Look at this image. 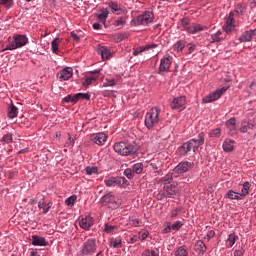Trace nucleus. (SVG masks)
<instances>
[{
	"label": "nucleus",
	"instance_id": "nucleus-1",
	"mask_svg": "<svg viewBox=\"0 0 256 256\" xmlns=\"http://www.w3.org/2000/svg\"><path fill=\"white\" fill-rule=\"evenodd\" d=\"M205 145V133L201 132L198 134L197 138H192L189 141L185 142L178 148V152L182 157L189 155L191 151L197 153L199 147Z\"/></svg>",
	"mask_w": 256,
	"mask_h": 256
},
{
	"label": "nucleus",
	"instance_id": "nucleus-2",
	"mask_svg": "<svg viewBox=\"0 0 256 256\" xmlns=\"http://www.w3.org/2000/svg\"><path fill=\"white\" fill-rule=\"evenodd\" d=\"M161 108L155 106L151 108L145 115L144 124L147 129H153L156 125H159L162 121Z\"/></svg>",
	"mask_w": 256,
	"mask_h": 256
},
{
	"label": "nucleus",
	"instance_id": "nucleus-3",
	"mask_svg": "<svg viewBox=\"0 0 256 256\" xmlns=\"http://www.w3.org/2000/svg\"><path fill=\"white\" fill-rule=\"evenodd\" d=\"M29 43V38L25 34H16L13 36V41L9 42V44L2 49V53L5 51H15V49H21V47H25Z\"/></svg>",
	"mask_w": 256,
	"mask_h": 256
},
{
	"label": "nucleus",
	"instance_id": "nucleus-4",
	"mask_svg": "<svg viewBox=\"0 0 256 256\" xmlns=\"http://www.w3.org/2000/svg\"><path fill=\"white\" fill-rule=\"evenodd\" d=\"M113 149L115 153H118V155H121L122 157L135 155V153H137V148L129 142H116Z\"/></svg>",
	"mask_w": 256,
	"mask_h": 256
},
{
	"label": "nucleus",
	"instance_id": "nucleus-5",
	"mask_svg": "<svg viewBox=\"0 0 256 256\" xmlns=\"http://www.w3.org/2000/svg\"><path fill=\"white\" fill-rule=\"evenodd\" d=\"M155 19V15L151 11H146L142 15L134 17L130 24L132 27H139V25H149Z\"/></svg>",
	"mask_w": 256,
	"mask_h": 256
},
{
	"label": "nucleus",
	"instance_id": "nucleus-6",
	"mask_svg": "<svg viewBox=\"0 0 256 256\" xmlns=\"http://www.w3.org/2000/svg\"><path fill=\"white\" fill-rule=\"evenodd\" d=\"M102 205H107L108 209H119L121 207V199L115 198L113 192H108L100 198Z\"/></svg>",
	"mask_w": 256,
	"mask_h": 256
},
{
	"label": "nucleus",
	"instance_id": "nucleus-7",
	"mask_svg": "<svg viewBox=\"0 0 256 256\" xmlns=\"http://www.w3.org/2000/svg\"><path fill=\"white\" fill-rule=\"evenodd\" d=\"M96 252L97 240L95 238H89L83 243L82 248L78 253V256L95 255Z\"/></svg>",
	"mask_w": 256,
	"mask_h": 256
},
{
	"label": "nucleus",
	"instance_id": "nucleus-8",
	"mask_svg": "<svg viewBox=\"0 0 256 256\" xmlns=\"http://www.w3.org/2000/svg\"><path fill=\"white\" fill-rule=\"evenodd\" d=\"M125 183H127V179L121 176H111L104 179V185H106V187H123Z\"/></svg>",
	"mask_w": 256,
	"mask_h": 256
},
{
	"label": "nucleus",
	"instance_id": "nucleus-9",
	"mask_svg": "<svg viewBox=\"0 0 256 256\" xmlns=\"http://www.w3.org/2000/svg\"><path fill=\"white\" fill-rule=\"evenodd\" d=\"M107 5L114 15H127V13H129L127 7L117 1H110Z\"/></svg>",
	"mask_w": 256,
	"mask_h": 256
},
{
	"label": "nucleus",
	"instance_id": "nucleus-10",
	"mask_svg": "<svg viewBox=\"0 0 256 256\" xmlns=\"http://www.w3.org/2000/svg\"><path fill=\"white\" fill-rule=\"evenodd\" d=\"M227 91V88L222 87L220 89H217L216 91L209 93L207 96H205L202 101L203 103H213V101H217L218 99H221L223 96V93Z\"/></svg>",
	"mask_w": 256,
	"mask_h": 256
},
{
	"label": "nucleus",
	"instance_id": "nucleus-11",
	"mask_svg": "<svg viewBox=\"0 0 256 256\" xmlns=\"http://www.w3.org/2000/svg\"><path fill=\"white\" fill-rule=\"evenodd\" d=\"M171 55H166L160 60V65L158 68L159 75H165V73H169V69H171Z\"/></svg>",
	"mask_w": 256,
	"mask_h": 256
},
{
	"label": "nucleus",
	"instance_id": "nucleus-12",
	"mask_svg": "<svg viewBox=\"0 0 256 256\" xmlns=\"http://www.w3.org/2000/svg\"><path fill=\"white\" fill-rule=\"evenodd\" d=\"M187 105V99L185 96H178L172 100L170 103L171 109H177L178 111H183Z\"/></svg>",
	"mask_w": 256,
	"mask_h": 256
},
{
	"label": "nucleus",
	"instance_id": "nucleus-13",
	"mask_svg": "<svg viewBox=\"0 0 256 256\" xmlns=\"http://www.w3.org/2000/svg\"><path fill=\"white\" fill-rule=\"evenodd\" d=\"M195 167V164L189 161H182L180 162L174 169V173H177L178 175H181V173H187L189 169H193Z\"/></svg>",
	"mask_w": 256,
	"mask_h": 256
},
{
	"label": "nucleus",
	"instance_id": "nucleus-14",
	"mask_svg": "<svg viewBox=\"0 0 256 256\" xmlns=\"http://www.w3.org/2000/svg\"><path fill=\"white\" fill-rule=\"evenodd\" d=\"M78 221H79V225H80L81 229H84V231H89V229H91V227H93V223L95 222L93 217H91L89 215L80 217L78 219Z\"/></svg>",
	"mask_w": 256,
	"mask_h": 256
},
{
	"label": "nucleus",
	"instance_id": "nucleus-15",
	"mask_svg": "<svg viewBox=\"0 0 256 256\" xmlns=\"http://www.w3.org/2000/svg\"><path fill=\"white\" fill-rule=\"evenodd\" d=\"M90 140L96 145L103 146L105 143H107V134L103 132L92 134L90 136Z\"/></svg>",
	"mask_w": 256,
	"mask_h": 256
},
{
	"label": "nucleus",
	"instance_id": "nucleus-16",
	"mask_svg": "<svg viewBox=\"0 0 256 256\" xmlns=\"http://www.w3.org/2000/svg\"><path fill=\"white\" fill-rule=\"evenodd\" d=\"M59 81H69L73 77V68L65 67L57 75Z\"/></svg>",
	"mask_w": 256,
	"mask_h": 256
},
{
	"label": "nucleus",
	"instance_id": "nucleus-17",
	"mask_svg": "<svg viewBox=\"0 0 256 256\" xmlns=\"http://www.w3.org/2000/svg\"><path fill=\"white\" fill-rule=\"evenodd\" d=\"M31 245L34 247H47V245H49V241H47L43 236L32 235Z\"/></svg>",
	"mask_w": 256,
	"mask_h": 256
},
{
	"label": "nucleus",
	"instance_id": "nucleus-18",
	"mask_svg": "<svg viewBox=\"0 0 256 256\" xmlns=\"http://www.w3.org/2000/svg\"><path fill=\"white\" fill-rule=\"evenodd\" d=\"M208 27L203 26L201 24L193 23L190 25V28H187V32L189 35H197V33H201V31H207Z\"/></svg>",
	"mask_w": 256,
	"mask_h": 256
},
{
	"label": "nucleus",
	"instance_id": "nucleus-19",
	"mask_svg": "<svg viewBox=\"0 0 256 256\" xmlns=\"http://www.w3.org/2000/svg\"><path fill=\"white\" fill-rule=\"evenodd\" d=\"M235 17L231 16V14H229V16L226 19V22L223 26V29L226 33H232V31H235Z\"/></svg>",
	"mask_w": 256,
	"mask_h": 256
},
{
	"label": "nucleus",
	"instance_id": "nucleus-20",
	"mask_svg": "<svg viewBox=\"0 0 256 256\" xmlns=\"http://www.w3.org/2000/svg\"><path fill=\"white\" fill-rule=\"evenodd\" d=\"M158 45L157 44H148L141 46L139 48H136L133 51L134 57H137V55H141V53H145V51H150V49H157Z\"/></svg>",
	"mask_w": 256,
	"mask_h": 256
},
{
	"label": "nucleus",
	"instance_id": "nucleus-21",
	"mask_svg": "<svg viewBox=\"0 0 256 256\" xmlns=\"http://www.w3.org/2000/svg\"><path fill=\"white\" fill-rule=\"evenodd\" d=\"M245 11H246V9L243 6V4L239 3L235 6V9L229 13V15L231 17H234V19H235L236 17H241V15H244Z\"/></svg>",
	"mask_w": 256,
	"mask_h": 256
},
{
	"label": "nucleus",
	"instance_id": "nucleus-22",
	"mask_svg": "<svg viewBox=\"0 0 256 256\" xmlns=\"http://www.w3.org/2000/svg\"><path fill=\"white\" fill-rule=\"evenodd\" d=\"M226 127L229 129L231 135L237 133V120L235 118H230L226 121Z\"/></svg>",
	"mask_w": 256,
	"mask_h": 256
},
{
	"label": "nucleus",
	"instance_id": "nucleus-23",
	"mask_svg": "<svg viewBox=\"0 0 256 256\" xmlns=\"http://www.w3.org/2000/svg\"><path fill=\"white\" fill-rule=\"evenodd\" d=\"M195 251H197L199 255H205V253H207V245H205V242H203V240H198L196 242Z\"/></svg>",
	"mask_w": 256,
	"mask_h": 256
},
{
	"label": "nucleus",
	"instance_id": "nucleus-24",
	"mask_svg": "<svg viewBox=\"0 0 256 256\" xmlns=\"http://www.w3.org/2000/svg\"><path fill=\"white\" fill-rule=\"evenodd\" d=\"M239 240V236H237L235 233H231L228 235V238L226 239V247L227 249H231L235 243Z\"/></svg>",
	"mask_w": 256,
	"mask_h": 256
},
{
	"label": "nucleus",
	"instance_id": "nucleus-25",
	"mask_svg": "<svg viewBox=\"0 0 256 256\" xmlns=\"http://www.w3.org/2000/svg\"><path fill=\"white\" fill-rule=\"evenodd\" d=\"M39 209H42L43 213H49V209L53 207V202H45V199H42L38 202Z\"/></svg>",
	"mask_w": 256,
	"mask_h": 256
},
{
	"label": "nucleus",
	"instance_id": "nucleus-26",
	"mask_svg": "<svg viewBox=\"0 0 256 256\" xmlns=\"http://www.w3.org/2000/svg\"><path fill=\"white\" fill-rule=\"evenodd\" d=\"M107 17H109V10L107 8L102 9L101 13L97 14V19L102 25H105L107 22Z\"/></svg>",
	"mask_w": 256,
	"mask_h": 256
},
{
	"label": "nucleus",
	"instance_id": "nucleus-27",
	"mask_svg": "<svg viewBox=\"0 0 256 256\" xmlns=\"http://www.w3.org/2000/svg\"><path fill=\"white\" fill-rule=\"evenodd\" d=\"M239 41L240 43H249L251 41H253V36L251 34V31H245L244 33H242L239 37Z\"/></svg>",
	"mask_w": 256,
	"mask_h": 256
},
{
	"label": "nucleus",
	"instance_id": "nucleus-28",
	"mask_svg": "<svg viewBox=\"0 0 256 256\" xmlns=\"http://www.w3.org/2000/svg\"><path fill=\"white\" fill-rule=\"evenodd\" d=\"M126 23H127V16H120L114 21L113 25H114V27H117L118 29H123V27H125Z\"/></svg>",
	"mask_w": 256,
	"mask_h": 256
},
{
	"label": "nucleus",
	"instance_id": "nucleus-29",
	"mask_svg": "<svg viewBox=\"0 0 256 256\" xmlns=\"http://www.w3.org/2000/svg\"><path fill=\"white\" fill-rule=\"evenodd\" d=\"M233 143H235V141L233 140H225L222 147H223V151H225V153H231V151H233V149H235V147L233 146Z\"/></svg>",
	"mask_w": 256,
	"mask_h": 256
},
{
	"label": "nucleus",
	"instance_id": "nucleus-30",
	"mask_svg": "<svg viewBox=\"0 0 256 256\" xmlns=\"http://www.w3.org/2000/svg\"><path fill=\"white\" fill-rule=\"evenodd\" d=\"M98 54L101 55L102 59H109V57H111V51H109V49H107V47L105 46H100L98 48Z\"/></svg>",
	"mask_w": 256,
	"mask_h": 256
},
{
	"label": "nucleus",
	"instance_id": "nucleus-31",
	"mask_svg": "<svg viewBox=\"0 0 256 256\" xmlns=\"http://www.w3.org/2000/svg\"><path fill=\"white\" fill-rule=\"evenodd\" d=\"M249 129H255L253 122L242 121L240 131L241 133H247Z\"/></svg>",
	"mask_w": 256,
	"mask_h": 256
},
{
	"label": "nucleus",
	"instance_id": "nucleus-32",
	"mask_svg": "<svg viewBox=\"0 0 256 256\" xmlns=\"http://www.w3.org/2000/svg\"><path fill=\"white\" fill-rule=\"evenodd\" d=\"M61 38H54L51 42V51L55 55L59 53V44L61 43Z\"/></svg>",
	"mask_w": 256,
	"mask_h": 256
},
{
	"label": "nucleus",
	"instance_id": "nucleus-33",
	"mask_svg": "<svg viewBox=\"0 0 256 256\" xmlns=\"http://www.w3.org/2000/svg\"><path fill=\"white\" fill-rule=\"evenodd\" d=\"M119 227L117 225L106 224L104 225V233L108 235H113V233H117Z\"/></svg>",
	"mask_w": 256,
	"mask_h": 256
},
{
	"label": "nucleus",
	"instance_id": "nucleus-34",
	"mask_svg": "<svg viewBox=\"0 0 256 256\" xmlns=\"http://www.w3.org/2000/svg\"><path fill=\"white\" fill-rule=\"evenodd\" d=\"M19 113V110L17 109V106L11 105L8 107V117L9 119H15Z\"/></svg>",
	"mask_w": 256,
	"mask_h": 256
},
{
	"label": "nucleus",
	"instance_id": "nucleus-35",
	"mask_svg": "<svg viewBox=\"0 0 256 256\" xmlns=\"http://www.w3.org/2000/svg\"><path fill=\"white\" fill-rule=\"evenodd\" d=\"M64 103H77L79 101V96L78 93L74 94V95H67L64 99H63Z\"/></svg>",
	"mask_w": 256,
	"mask_h": 256
},
{
	"label": "nucleus",
	"instance_id": "nucleus-36",
	"mask_svg": "<svg viewBox=\"0 0 256 256\" xmlns=\"http://www.w3.org/2000/svg\"><path fill=\"white\" fill-rule=\"evenodd\" d=\"M112 39L113 41H115V43H121V41H124V39H127V33H117L112 35Z\"/></svg>",
	"mask_w": 256,
	"mask_h": 256
},
{
	"label": "nucleus",
	"instance_id": "nucleus-37",
	"mask_svg": "<svg viewBox=\"0 0 256 256\" xmlns=\"http://www.w3.org/2000/svg\"><path fill=\"white\" fill-rule=\"evenodd\" d=\"M110 247H113V249H121V247H123V244L121 243V239L112 238L110 240Z\"/></svg>",
	"mask_w": 256,
	"mask_h": 256
},
{
	"label": "nucleus",
	"instance_id": "nucleus-38",
	"mask_svg": "<svg viewBox=\"0 0 256 256\" xmlns=\"http://www.w3.org/2000/svg\"><path fill=\"white\" fill-rule=\"evenodd\" d=\"M249 189H251V184L249 182H244L241 189V193H239L240 196L246 197V195H249Z\"/></svg>",
	"mask_w": 256,
	"mask_h": 256
},
{
	"label": "nucleus",
	"instance_id": "nucleus-39",
	"mask_svg": "<svg viewBox=\"0 0 256 256\" xmlns=\"http://www.w3.org/2000/svg\"><path fill=\"white\" fill-rule=\"evenodd\" d=\"M86 175H97L99 173V168L97 166H87L85 168Z\"/></svg>",
	"mask_w": 256,
	"mask_h": 256
},
{
	"label": "nucleus",
	"instance_id": "nucleus-40",
	"mask_svg": "<svg viewBox=\"0 0 256 256\" xmlns=\"http://www.w3.org/2000/svg\"><path fill=\"white\" fill-rule=\"evenodd\" d=\"M132 171L136 175H141L143 173V164L142 163H136L132 166Z\"/></svg>",
	"mask_w": 256,
	"mask_h": 256
},
{
	"label": "nucleus",
	"instance_id": "nucleus-41",
	"mask_svg": "<svg viewBox=\"0 0 256 256\" xmlns=\"http://www.w3.org/2000/svg\"><path fill=\"white\" fill-rule=\"evenodd\" d=\"M226 195H227L228 199H234L236 201L241 200V194H239L233 190H229Z\"/></svg>",
	"mask_w": 256,
	"mask_h": 256
},
{
	"label": "nucleus",
	"instance_id": "nucleus-42",
	"mask_svg": "<svg viewBox=\"0 0 256 256\" xmlns=\"http://www.w3.org/2000/svg\"><path fill=\"white\" fill-rule=\"evenodd\" d=\"M97 79H99V76H90L87 77L84 82L82 83V85L84 87H89V85H91L92 83H95V81H97Z\"/></svg>",
	"mask_w": 256,
	"mask_h": 256
},
{
	"label": "nucleus",
	"instance_id": "nucleus-43",
	"mask_svg": "<svg viewBox=\"0 0 256 256\" xmlns=\"http://www.w3.org/2000/svg\"><path fill=\"white\" fill-rule=\"evenodd\" d=\"M142 256H159L158 249H146L142 252Z\"/></svg>",
	"mask_w": 256,
	"mask_h": 256
},
{
	"label": "nucleus",
	"instance_id": "nucleus-44",
	"mask_svg": "<svg viewBox=\"0 0 256 256\" xmlns=\"http://www.w3.org/2000/svg\"><path fill=\"white\" fill-rule=\"evenodd\" d=\"M175 256H189V252H187V249L185 246H180L177 248V250L174 253Z\"/></svg>",
	"mask_w": 256,
	"mask_h": 256
},
{
	"label": "nucleus",
	"instance_id": "nucleus-45",
	"mask_svg": "<svg viewBox=\"0 0 256 256\" xmlns=\"http://www.w3.org/2000/svg\"><path fill=\"white\" fill-rule=\"evenodd\" d=\"M221 35H223V33L221 32V30L217 31L215 34L211 35V43H219V41H221V39H223V37H221Z\"/></svg>",
	"mask_w": 256,
	"mask_h": 256
},
{
	"label": "nucleus",
	"instance_id": "nucleus-46",
	"mask_svg": "<svg viewBox=\"0 0 256 256\" xmlns=\"http://www.w3.org/2000/svg\"><path fill=\"white\" fill-rule=\"evenodd\" d=\"M76 201H77V196L72 195L65 200V205H67V207H73Z\"/></svg>",
	"mask_w": 256,
	"mask_h": 256
},
{
	"label": "nucleus",
	"instance_id": "nucleus-47",
	"mask_svg": "<svg viewBox=\"0 0 256 256\" xmlns=\"http://www.w3.org/2000/svg\"><path fill=\"white\" fill-rule=\"evenodd\" d=\"M174 51H177L178 53L183 51L185 49V42L184 41H178L173 46Z\"/></svg>",
	"mask_w": 256,
	"mask_h": 256
},
{
	"label": "nucleus",
	"instance_id": "nucleus-48",
	"mask_svg": "<svg viewBox=\"0 0 256 256\" xmlns=\"http://www.w3.org/2000/svg\"><path fill=\"white\" fill-rule=\"evenodd\" d=\"M165 193H166V197H173V195H176L177 190L171 186H166Z\"/></svg>",
	"mask_w": 256,
	"mask_h": 256
},
{
	"label": "nucleus",
	"instance_id": "nucleus-49",
	"mask_svg": "<svg viewBox=\"0 0 256 256\" xmlns=\"http://www.w3.org/2000/svg\"><path fill=\"white\" fill-rule=\"evenodd\" d=\"M2 143H13V134L7 133L1 139Z\"/></svg>",
	"mask_w": 256,
	"mask_h": 256
},
{
	"label": "nucleus",
	"instance_id": "nucleus-50",
	"mask_svg": "<svg viewBox=\"0 0 256 256\" xmlns=\"http://www.w3.org/2000/svg\"><path fill=\"white\" fill-rule=\"evenodd\" d=\"M0 5H4L6 9H11L15 3L13 0H0Z\"/></svg>",
	"mask_w": 256,
	"mask_h": 256
},
{
	"label": "nucleus",
	"instance_id": "nucleus-51",
	"mask_svg": "<svg viewBox=\"0 0 256 256\" xmlns=\"http://www.w3.org/2000/svg\"><path fill=\"white\" fill-rule=\"evenodd\" d=\"M215 237V230H208L206 235L203 237L204 241H211Z\"/></svg>",
	"mask_w": 256,
	"mask_h": 256
},
{
	"label": "nucleus",
	"instance_id": "nucleus-52",
	"mask_svg": "<svg viewBox=\"0 0 256 256\" xmlns=\"http://www.w3.org/2000/svg\"><path fill=\"white\" fill-rule=\"evenodd\" d=\"M124 175L125 177H127V179H133V177L135 176V173L133 172L132 168H127L124 170Z\"/></svg>",
	"mask_w": 256,
	"mask_h": 256
},
{
	"label": "nucleus",
	"instance_id": "nucleus-53",
	"mask_svg": "<svg viewBox=\"0 0 256 256\" xmlns=\"http://www.w3.org/2000/svg\"><path fill=\"white\" fill-rule=\"evenodd\" d=\"M181 25L184 28V31H186V32H187V29H189L191 27V24H190L188 18H183L181 20Z\"/></svg>",
	"mask_w": 256,
	"mask_h": 256
},
{
	"label": "nucleus",
	"instance_id": "nucleus-54",
	"mask_svg": "<svg viewBox=\"0 0 256 256\" xmlns=\"http://www.w3.org/2000/svg\"><path fill=\"white\" fill-rule=\"evenodd\" d=\"M115 79L106 78V82L103 83V87H115Z\"/></svg>",
	"mask_w": 256,
	"mask_h": 256
},
{
	"label": "nucleus",
	"instance_id": "nucleus-55",
	"mask_svg": "<svg viewBox=\"0 0 256 256\" xmlns=\"http://www.w3.org/2000/svg\"><path fill=\"white\" fill-rule=\"evenodd\" d=\"M172 231H179V229H181V227H183V223L181 221H176L174 222L172 225Z\"/></svg>",
	"mask_w": 256,
	"mask_h": 256
},
{
	"label": "nucleus",
	"instance_id": "nucleus-56",
	"mask_svg": "<svg viewBox=\"0 0 256 256\" xmlns=\"http://www.w3.org/2000/svg\"><path fill=\"white\" fill-rule=\"evenodd\" d=\"M210 137H221V128H216L209 133Z\"/></svg>",
	"mask_w": 256,
	"mask_h": 256
},
{
	"label": "nucleus",
	"instance_id": "nucleus-57",
	"mask_svg": "<svg viewBox=\"0 0 256 256\" xmlns=\"http://www.w3.org/2000/svg\"><path fill=\"white\" fill-rule=\"evenodd\" d=\"M85 99L86 101L91 100V95L89 93H78V100Z\"/></svg>",
	"mask_w": 256,
	"mask_h": 256
},
{
	"label": "nucleus",
	"instance_id": "nucleus-58",
	"mask_svg": "<svg viewBox=\"0 0 256 256\" xmlns=\"http://www.w3.org/2000/svg\"><path fill=\"white\" fill-rule=\"evenodd\" d=\"M243 255H245V250L243 249V247L234 251V256H243Z\"/></svg>",
	"mask_w": 256,
	"mask_h": 256
},
{
	"label": "nucleus",
	"instance_id": "nucleus-59",
	"mask_svg": "<svg viewBox=\"0 0 256 256\" xmlns=\"http://www.w3.org/2000/svg\"><path fill=\"white\" fill-rule=\"evenodd\" d=\"M67 147H73L75 145V140L71 138V135H69L68 140L66 141Z\"/></svg>",
	"mask_w": 256,
	"mask_h": 256
},
{
	"label": "nucleus",
	"instance_id": "nucleus-60",
	"mask_svg": "<svg viewBox=\"0 0 256 256\" xmlns=\"http://www.w3.org/2000/svg\"><path fill=\"white\" fill-rule=\"evenodd\" d=\"M131 225L132 227H139V225H141V220L139 218H135L134 220H132Z\"/></svg>",
	"mask_w": 256,
	"mask_h": 256
},
{
	"label": "nucleus",
	"instance_id": "nucleus-61",
	"mask_svg": "<svg viewBox=\"0 0 256 256\" xmlns=\"http://www.w3.org/2000/svg\"><path fill=\"white\" fill-rule=\"evenodd\" d=\"M147 237H149V231H145L139 235V239H141V241H145V239H147Z\"/></svg>",
	"mask_w": 256,
	"mask_h": 256
},
{
	"label": "nucleus",
	"instance_id": "nucleus-62",
	"mask_svg": "<svg viewBox=\"0 0 256 256\" xmlns=\"http://www.w3.org/2000/svg\"><path fill=\"white\" fill-rule=\"evenodd\" d=\"M162 181H164V183H169L170 181H173V176L168 174L162 178Z\"/></svg>",
	"mask_w": 256,
	"mask_h": 256
},
{
	"label": "nucleus",
	"instance_id": "nucleus-63",
	"mask_svg": "<svg viewBox=\"0 0 256 256\" xmlns=\"http://www.w3.org/2000/svg\"><path fill=\"white\" fill-rule=\"evenodd\" d=\"M197 49V45L195 44H190V47L188 49V53L191 54L193 53V51H195Z\"/></svg>",
	"mask_w": 256,
	"mask_h": 256
},
{
	"label": "nucleus",
	"instance_id": "nucleus-64",
	"mask_svg": "<svg viewBox=\"0 0 256 256\" xmlns=\"http://www.w3.org/2000/svg\"><path fill=\"white\" fill-rule=\"evenodd\" d=\"M171 230H173L172 226H167L166 228L163 229V233H171Z\"/></svg>",
	"mask_w": 256,
	"mask_h": 256
}]
</instances>
